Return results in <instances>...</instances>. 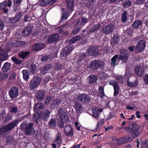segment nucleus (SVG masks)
Listing matches in <instances>:
<instances>
[{"mask_svg": "<svg viewBox=\"0 0 148 148\" xmlns=\"http://www.w3.org/2000/svg\"><path fill=\"white\" fill-rule=\"evenodd\" d=\"M42 81V79L38 75L34 77L30 81L29 87L31 90L34 89L40 85Z\"/></svg>", "mask_w": 148, "mask_h": 148, "instance_id": "nucleus-1", "label": "nucleus"}, {"mask_svg": "<svg viewBox=\"0 0 148 148\" xmlns=\"http://www.w3.org/2000/svg\"><path fill=\"white\" fill-rule=\"evenodd\" d=\"M104 65V62L99 60H95L91 62L90 67L93 70H96L97 69L102 67Z\"/></svg>", "mask_w": 148, "mask_h": 148, "instance_id": "nucleus-2", "label": "nucleus"}, {"mask_svg": "<svg viewBox=\"0 0 148 148\" xmlns=\"http://www.w3.org/2000/svg\"><path fill=\"white\" fill-rule=\"evenodd\" d=\"M128 53L127 51L124 49H121L118 58L119 60H122L123 62L126 63L129 58Z\"/></svg>", "mask_w": 148, "mask_h": 148, "instance_id": "nucleus-3", "label": "nucleus"}, {"mask_svg": "<svg viewBox=\"0 0 148 148\" xmlns=\"http://www.w3.org/2000/svg\"><path fill=\"white\" fill-rule=\"evenodd\" d=\"M145 46V42L143 40H140L135 47V51L140 52L144 50Z\"/></svg>", "mask_w": 148, "mask_h": 148, "instance_id": "nucleus-4", "label": "nucleus"}, {"mask_svg": "<svg viewBox=\"0 0 148 148\" xmlns=\"http://www.w3.org/2000/svg\"><path fill=\"white\" fill-rule=\"evenodd\" d=\"M25 134L27 135H30L35 134L34 130L32 123L27 124L25 128Z\"/></svg>", "mask_w": 148, "mask_h": 148, "instance_id": "nucleus-5", "label": "nucleus"}, {"mask_svg": "<svg viewBox=\"0 0 148 148\" xmlns=\"http://www.w3.org/2000/svg\"><path fill=\"white\" fill-rule=\"evenodd\" d=\"M114 29V26L112 24H109L103 27V32L106 34H109L112 33Z\"/></svg>", "mask_w": 148, "mask_h": 148, "instance_id": "nucleus-6", "label": "nucleus"}, {"mask_svg": "<svg viewBox=\"0 0 148 148\" xmlns=\"http://www.w3.org/2000/svg\"><path fill=\"white\" fill-rule=\"evenodd\" d=\"M87 52L90 56H96L99 55L98 48L97 47L93 46L88 49Z\"/></svg>", "mask_w": 148, "mask_h": 148, "instance_id": "nucleus-7", "label": "nucleus"}, {"mask_svg": "<svg viewBox=\"0 0 148 148\" xmlns=\"http://www.w3.org/2000/svg\"><path fill=\"white\" fill-rule=\"evenodd\" d=\"M58 112L62 121L64 120L66 121H68L69 118L67 113L64 110V108H60L58 110Z\"/></svg>", "mask_w": 148, "mask_h": 148, "instance_id": "nucleus-8", "label": "nucleus"}, {"mask_svg": "<svg viewBox=\"0 0 148 148\" xmlns=\"http://www.w3.org/2000/svg\"><path fill=\"white\" fill-rule=\"evenodd\" d=\"M78 99L82 102L85 103H88L90 101V97L85 94H82L79 95Z\"/></svg>", "mask_w": 148, "mask_h": 148, "instance_id": "nucleus-9", "label": "nucleus"}, {"mask_svg": "<svg viewBox=\"0 0 148 148\" xmlns=\"http://www.w3.org/2000/svg\"><path fill=\"white\" fill-rule=\"evenodd\" d=\"M61 133L60 132H58L56 134V137L55 138V139L54 141V143H52L51 145L52 146L53 148H56V143L58 144V148H59L60 147V143L61 141Z\"/></svg>", "mask_w": 148, "mask_h": 148, "instance_id": "nucleus-10", "label": "nucleus"}, {"mask_svg": "<svg viewBox=\"0 0 148 148\" xmlns=\"http://www.w3.org/2000/svg\"><path fill=\"white\" fill-rule=\"evenodd\" d=\"M18 93V87L15 86L11 88L10 90V97L12 98L17 97Z\"/></svg>", "mask_w": 148, "mask_h": 148, "instance_id": "nucleus-11", "label": "nucleus"}, {"mask_svg": "<svg viewBox=\"0 0 148 148\" xmlns=\"http://www.w3.org/2000/svg\"><path fill=\"white\" fill-rule=\"evenodd\" d=\"M59 36L56 33L50 35L49 37L47 42L49 44H52L56 42L59 38Z\"/></svg>", "mask_w": 148, "mask_h": 148, "instance_id": "nucleus-12", "label": "nucleus"}, {"mask_svg": "<svg viewBox=\"0 0 148 148\" xmlns=\"http://www.w3.org/2000/svg\"><path fill=\"white\" fill-rule=\"evenodd\" d=\"M109 84L113 86L114 89V95L116 96L118 95L119 92V87L117 82L115 81L111 80L109 82Z\"/></svg>", "mask_w": 148, "mask_h": 148, "instance_id": "nucleus-13", "label": "nucleus"}, {"mask_svg": "<svg viewBox=\"0 0 148 148\" xmlns=\"http://www.w3.org/2000/svg\"><path fill=\"white\" fill-rule=\"evenodd\" d=\"M73 50V47L71 46L66 47L64 48L62 51L61 55L62 57H65L70 53Z\"/></svg>", "mask_w": 148, "mask_h": 148, "instance_id": "nucleus-14", "label": "nucleus"}, {"mask_svg": "<svg viewBox=\"0 0 148 148\" xmlns=\"http://www.w3.org/2000/svg\"><path fill=\"white\" fill-rule=\"evenodd\" d=\"M74 108L77 114H80L82 112L83 107L82 104L78 102H76L74 103Z\"/></svg>", "mask_w": 148, "mask_h": 148, "instance_id": "nucleus-15", "label": "nucleus"}, {"mask_svg": "<svg viewBox=\"0 0 148 148\" xmlns=\"http://www.w3.org/2000/svg\"><path fill=\"white\" fill-rule=\"evenodd\" d=\"M64 131L65 135L69 136H71L73 135V131L70 125H66L65 126Z\"/></svg>", "mask_w": 148, "mask_h": 148, "instance_id": "nucleus-16", "label": "nucleus"}, {"mask_svg": "<svg viewBox=\"0 0 148 148\" xmlns=\"http://www.w3.org/2000/svg\"><path fill=\"white\" fill-rule=\"evenodd\" d=\"M135 71L136 74L139 76H142L144 74L143 69L141 66H136Z\"/></svg>", "mask_w": 148, "mask_h": 148, "instance_id": "nucleus-17", "label": "nucleus"}, {"mask_svg": "<svg viewBox=\"0 0 148 148\" xmlns=\"http://www.w3.org/2000/svg\"><path fill=\"white\" fill-rule=\"evenodd\" d=\"M45 46L44 43H36L33 46V49L34 51H38L42 49Z\"/></svg>", "mask_w": 148, "mask_h": 148, "instance_id": "nucleus-18", "label": "nucleus"}, {"mask_svg": "<svg viewBox=\"0 0 148 148\" xmlns=\"http://www.w3.org/2000/svg\"><path fill=\"white\" fill-rule=\"evenodd\" d=\"M32 30V27L30 26L26 27L22 32L23 35L25 36H27L30 34Z\"/></svg>", "mask_w": 148, "mask_h": 148, "instance_id": "nucleus-19", "label": "nucleus"}, {"mask_svg": "<svg viewBox=\"0 0 148 148\" xmlns=\"http://www.w3.org/2000/svg\"><path fill=\"white\" fill-rule=\"evenodd\" d=\"M97 79V77L95 75H91L88 77L87 79V82L90 84H92L96 82Z\"/></svg>", "mask_w": 148, "mask_h": 148, "instance_id": "nucleus-20", "label": "nucleus"}, {"mask_svg": "<svg viewBox=\"0 0 148 148\" xmlns=\"http://www.w3.org/2000/svg\"><path fill=\"white\" fill-rule=\"evenodd\" d=\"M26 42L20 41H14L11 43V44L15 47H21L25 45Z\"/></svg>", "mask_w": 148, "mask_h": 148, "instance_id": "nucleus-21", "label": "nucleus"}, {"mask_svg": "<svg viewBox=\"0 0 148 148\" xmlns=\"http://www.w3.org/2000/svg\"><path fill=\"white\" fill-rule=\"evenodd\" d=\"M93 115L95 118L98 117L99 115V112H102L103 110L101 108L99 109L97 108L93 107L92 109Z\"/></svg>", "mask_w": 148, "mask_h": 148, "instance_id": "nucleus-22", "label": "nucleus"}, {"mask_svg": "<svg viewBox=\"0 0 148 148\" xmlns=\"http://www.w3.org/2000/svg\"><path fill=\"white\" fill-rule=\"evenodd\" d=\"M45 93L44 91L39 90L36 94V97L40 101H41L43 99Z\"/></svg>", "mask_w": 148, "mask_h": 148, "instance_id": "nucleus-23", "label": "nucleus"}, {"mask_svg": "<svg viewBox=\"0 0 148 148\" xmlns=\"http://www.w3.org/2000/svg\"><path fill=\"white\" fill-rule=\"evenodd\" d=\"M29 51H22L19 53V56L21 59H24L29 54Z\"/></svg>", "mask_w": 148, "mask_h": 148, "instance_id": "nucleus-24", "label": "nucleus"}, {"mask_svg": "<svg viewBox=\"0 0 148 148\" xmlns=\"http://www.w3.org/2000/svg\"><path fill=\"white\" fill-rule=\"evenodd\" d=\"M50 112L48 110H46L43 113L42 116V119L45 121L47 120L49 118Z\"/></svg>", "mask_w": 148, "mask_h": 148, "instance_id": "nucleus-25", "label": "nucleus"}, {"mask_svg": "<svg viewBox=\"0 0 148 148\" xmlns=\"http://www.w3.org/2000/svg\"><path fill=\"white\" fill-rule=\"evenodd\" d=\"M132 136L134 137V138H136L141 134V130H132Z\"/></svg>", "mask_w": 148, "mask_h": 148, "instance_id": "nucleus-26", "label": "nucleus"}, {"mask_svg": "<svg viewBox=\"0 0 148 148\" xmlns=\"http://www.w3.org/2000/svg\"><path fill=\"white\" fill-rule=\"evenodd\" d=\"M89 27V32H92L98 29L99 28V26L98 24L95 25L90 24V25Z\"/></svg>", "mask_w": 148, "mask_h": 148, "instance_id": "nucleus-27", "label": "nucleus"}, {"mask_svg": "<svg viewBox=\"0 0 148 148\" xmlns=\"http://www.w3.org/2000/svg\"><path fill=\"white\" fill-rule=\"evenodd\" d=\"M23 78L26 81H27L29 78V72L28 70L24 69L22 71Z\"/></svg>", "mask_w": 148, "mask_h": 148, "instance_id": "nucleus-28", "label": "nucleus"}, {"mask_svg": "<svg viewBox=\"0 0 148 148\" xmlns=\"http://www.w3.org/2000/svg\"><path fill=\"white\" fill-rule=\"evenodd\" d=\"M67 2V8L69 10H73V0H66Z\"/></svg>", "mask_w": 148, "mask_h": 148, "instance_id": "nucleus-29", "label": "nucleus"}, {"mask_svg": "<svg viewBox=\"0 0 148 148\" xmlns=\"http://www.w3.org/2000/svg\"><path fill=\"white\" fill-rule=\"evenodd\" d=\"M42 117V114L41 113L39 114L38 113H36L33 116V120L35 121L36 123H38V120L40 119Z\"/></svg>", "mask_w": 148, "mask_h": 148, "instance_id": "nucleus-30", "label": "nucleus"}, {"mask_svg": "<svg viewBox=\"0 0 148 148\" xmlns=\"http://www.w3.org/2000/svg\"><path fill=\"white\" fill-rule=\"evenodd\" d=\"M44 107L43 104L41 103H38L36 104L34 106V110L37 112L38 109H42Z\"/></svg>", "mask_w": 148, "mask_h": 148, "instance_id": "nucleus-31", "label": "nucleus"}, {"mask_svg": "<svg viewBox=\"0 0 148 148\" xmlns=\"http://www.w3.org/2000/svg\"><path fill=\"white\" fill-rule=\"evenodd\" d=\"M119 55H116L114 56L111 59V65L112 66H114L116 64V60L119 59Z\"/></svg>", "mask_w": 148, "mask_h": 148, "instance_id": "nucleus-32", "label": "nucleus"}, {"mask_svg": "<svg viewBox=\"0 0 148 148\" xmlns=\"http://www.w3.org/2000/svg\"><path fill=\"white\" fill-rule=\"evenodd\" d=\"M79 21H78L75 25V27H77V28L73 31V33L74 34H77L80 30V27L79 26Z\"/></svg>", "mask_w": 148, "mask_h": 148, "instance_id": "nucleus-33", "label": "nucleus"}, {"mask_svg": "<svg viewBox=\"0 0 148 148\" xmlns=\"http://www.w3.org/2000/svg\"><path fill=\"white\" fill-rule=\"evenodd\" d=\"M141 24L142 22L141 21L139 20H136L132 24V26L134 28L136 29L138 28Z\"/></svg>", "mask_w": 148, "mask_h": 148, "instance_id": "nucleus-34", "label": "nucleus"}, {"mask_svg": "<svg viewBox=\"0 0 148 148\" xmlns=\"http://www.w3.org/2000/svg\"><path fill=\"white\" fill-rule=\"evenodd\" d=\"M62 18L64 19H66L69 16V14L66 12V10L64 8L62 9Z\"/></svg>", "mask_w": 148, "mask_h": 148, "instance_id": "nucleus-35", "label": "nucleus"}, {"mask_svg": "<svg viewBox=\"0 0 148 148\" xmlns=\"http://www.w3.org/2000/svg\"><path fill=\"white\" fill-rule=\"evenodd\" d=\"M9 130V125L8 124L4 126L3 127L0 128V134H1Z\"/></svg>", "mask_w": 148, "mask_h": 148, "instance_id": "nucleus-36", "label": "nucleus"}, {"mask_svg": "<svg viewBox=\"0 0 148 148\" xmlns=\"http://www.w3.org/2000/svg\"><path fill=\"white\" fill-rule=\"evenodd\" d=\"M8 58V55L7 53H3L0 55V61H3Z\"/></svg>", "mask_w": 148, "mask_h": 148, "instance_id": "nucleus-37", "label": "nucleus"}, {"mask_svg": "<svg viewBox=\"0 0 148 148\" xmlns=\"http://www.w3.org/2000/svg\"><path fill=\"white\" fill-rule=\"evenodd\" d=\"M36 66L35 64L32 63L30 66L29 69V72L31 73L34 74L36 70Z\"/></svg>", "mask_w": 148, "mask_h": 148, "instance_id": "nucleus-38", "label": "nucleus"}, {"mask_svg": "<svg viewBox=\"0 0 148 148\" xmlns=\"http://www.w3.org/2000/svg\"><path fill=\"white\" fill-rule=\"evenodd\" d=\"M80 39V36H76L71 39L69 41L70 44H73L75 43L77 41L79 40Z\"/></svg>", "mask_w": 148, "mask_h": 148, "instance_id": "nucleus-39", "label": "nucleus"}, {"mask_svg": "<svg viewBox=\"0 0 148 148\" xmlns=\"http://www.w3.org/2000/svg\"><path fill=\"white\" fill-rule=\"evenodd\" d=\"M99 95L101 98H103L105 95L104 92V88L102 86H100L99 87Z\"/></svg>", "mask_w": 148, "mask_h": 148, "instance_id": "nucleus-40", "label": "nucleus"}, {"mask_svg": "<svg viewBox=\"0 0 148 148\" xmlns=\"http://www.w3.org/2000/svg\"><path fill=\"white\" fill-rule=\"evenodd\" d=\"M56 121L55 119H52L50 120L49 123V126L50 127H53L56 125Z\"/></svg>", "mask_w": 148, "mask_h": 148, "instance_id": "nucleus-41", "label": "nucleus"}, {"mask_svg": "<svg viewBox=\"0 0 148 148\" xmlns=\"http://www.w3.org/2000/svg\"><path fill=\"white\" fill-rule=\"evenodd\" d=\"M61 101V100H58V99L54 100L52 102L51 104V106L53 108H55L58 107V104H59L60 101Z\"/></svg>", "mask_w": 148, "mask_h": 148, "instance_id": "nucleus-42", "label": "nucleus"}, {"mask_svg": "<svg viewBox=\"0 0 148 148\" xmlns=\"http://www.w3.org/2000/svg\"><path fill=\"white\" fill-rule=\"evenodd\" d=\"M18 122V120L16 119L10 123V130L16 126Z\"/></svg>", "mask_w": 148, "mask_h": 148, "instance_id": "nucleus-43", "label": "nucleus"}, {"mask_svg": "<svg viewBox=\"0 0 148 148\" xmlns=\"http://www.w3.org/2000/svg\"><path fill=\"white\" fill-rule=\"evenodd\" d=\"M78 21H79V23L80 22V25L82 26H84L88 22L87 18L85 17H82L81 19H79Z\"/></svg>", "mask_w": 148, "mask_h": 148, "instance_id": "nucleus-44", "label": "nucleus"}, {"mask_svg": "<svg viewBox=\"0 0 148 148\" xmlns=\"http://www.w3.org/2000/svg\"><path fill=\"white\" fill-rule=\"evenodd\" d=\"M2 69L4 72L8 71L9 69V63L8 62H5L3 67Z\"/></svg>", "mask_w": 148, "mask_h": 148, "instance_id": "nucleus-45", "label": "nucleus"}, {"mask_svg": "<svg viewBox=\"0 0 148 148\" xmlns=\"http://www.w3.org/2000/svg\"><path fill=\"white\" fill-rule=\"evenodd\" d=\"M127 12L126 11L123 12L122 15V21L123 22H125L127 20Z\"/></svg>", "mask_w": 148, "mask_h": 148, "instance_id": "nucleus-46", "label": "nucleus"}, {"mask_svg": "<svg viewBox=\"0 0 148 148\" xmlns=\"http://www.w3.org/2000/svg\"><path fill=\"white\" fill-rule=\"evenodd\" d=\"M9 7V4H7V2L6 1H4L3 3H0V10L4 9L7 6Z\"/></svg>", "mask_w": 148, "mask_h": 148, "instance_id": "nucleus-47", "label": "nucleus"}, {"mask_svg": "<svg viewBox=\"0 0 148 148\" xmlns=\"http://www.w3.org/2000/svg\"><path fill=\"white\" fill-rule=\"evenodd\" d=\"M111 145L115 146L118 144V139L116 138H114L112 140L111 142Z\"/></svg>", "mask_w": 148, "mask_h": 148, "instance_id": "nucleus-48", "label": "nucleus"}, {"mask_svg": "<svg viewBox=\"0 0 148 148\" xmlns=\"http://www.w3.org/2000/svg\"><path fill=\"white\" fill-rule=\"evenodd\" d=\"M49 4V0H41L40 3V5L44 6Z\"/></svg>", "mask_w": 148, "mask_h": 148, "instance_id": "nucleus-49", "label": "nucleus"}, {"mask_svg": "<svg viewBox=\"0 0 148 148\" xmlns=\"http://www.w3.org/2000/svg\"><path fill=\"white\" fill-rule=\"evenodd\" d=\"M132 2L130 1H125L123 3V5L125 8H128L132 4Z\"/></svg>", "mask_w": 148, "mask_h": 148, "instance_id": "nucleus-50", "label": "nucleus"}, {"mask_svg": "<svg viewBox=\"0 0 148 148\" xmlns=\"http://www.w3.org/2000/svg\"><path fill=\"white\" fill-rule=\"evenodd\" d=\"M87 54L86 53H83L80 54L78 58V60L81 61L83 60L86 57Z\"/></svg>", "mask_w": 148, "mask_h": 148, "instance_id": "nucleus-51", "label": "nucleus"}, {"mask_svg": "<svg viewBox=\"0 0 148 148\" xmlns=\"http://www.w3.org/2000/svg\"><path fill=\"white\" fill-rule=\"evenodd\" d=\"M50 56H49L45 55L41 57V60L42 62H45L50 59Z\"/></svg>", "mask_w": 148, "mask_h": 148, "instance_id": "nucleus-52", "label": "nucleus"}, {"mask_svg": "<svg viewBox=\"0 0 148 148\" xmlns=\"http://www.w3.org/2000/svg\"><path fill=\"white\" fill-rule=\"evenodd\" d=\"M11 60L15 63L17 64H20L22 62V61L18 60L17 58L14 57H12L11 58Z\"/></svg>", "mask_w": 148, "mask_h": 148, "instance_id": "nucleus-53", "label": "nucleus"}, {"mask_svg": "<svg viewBox=\"0 0 148 148\" xmlns=\"http://www.w3.org/2000/svg\"><path fill=\"white\" fill-rule=\"evenodd\" d=\"M8 76V75L3 72L0 74V79H3L7 78Z\"/></svg>", "mask_w": 148, "mask_h": 148, "instance_id": "nucleus-54", "label": "nucleus"}, {"mask_svg": "<svg viewBox=\"0 0 148 148\" xmlns=\"http://www.w3.org/2000/svg\"><path fill=\"white\" fill-rule=\"evenodd\" d=\"M125 139L126 143L131 141L134 139V137H133L132 136H127L125 138Z\"/></svg>", "mask_w": 148, "mask_h": 148, "instance_id": "nucleus-55", "label": "nucleus"}, {"mask_svg": "<svg viewBox=\"0 0 148 148\" xmlns=\"http://www.w3.org/2000/svg\"><path fill=\"white\" fill-rule=\"evenodd\" d=\"M104 122L103 119H101L100 121L98 123L97 127V129L96 130H95V131H97V130H99V128L103 124V123Z\"/></svg>", "mask_w": 148, "mask_h": 148, "instance_id": "nucleus-56", "label": "nucleus"}, {"mask_svg": "<svg viewBox=\"0 0 148 148\" xmlns=\"http://www.w3.org/2000/svg\"><path fill=\"white\" fill-rule=\"evenodd\" d=\"M119 39L117 35H115L114 36L112 42H114V44H116L117 42L119 41Z\"/></svg>", "mask_w": 148, "mask_h": 148, "instance_id": "nucleus-57", "label": "nucleus"}, {"mask_svg": "<svg viewBox=\"0 0 148 148\" xmlns=\"http://www.w3.org/2000/svg\"><path fill=\"white\" fill-rule=\"evenodd\" d=\"M125 143H126V142L125 138H122L118 139V145H121Z\"/></svg>", "mask_w": 148, "mask_h": 148, "instance_id": "nucleus-58", "label": "nucleus"}, {"mask_svg": "<svg viewBox=\"0 0 148 148\" xmlns=\"http://www.w3.org/2000/svg\"><path fill=\"white\" fill-rule=\"evenodd\" d=\"M52 99V97L50 96L47 97L45 98V103L46 104H48Z\"/></svg>", "mask_w": 148, "mask_h": 148, "instance_id": "nucleus-59", "label": "nucleus"}, {"mask_svg": "<svg viewBox=\"0 0 148 148\" xmlns=\"http://www.w3.org/2000/svg\"><path fill=\"white\" fill-rule=\"evenodd\" d=\"M18 20L19 19H17L16 17H15L14 18H11L10 19V21L11 23H15L18 21Z\"/></svg>", "mask_w": 148, "mask_h": 148, "instance_id": "nucleus-60", "label": "nucleus"}, {"mask_svg": "<svg viewBox=\"0 0 148 148\" xmlns=\"http://www.w3.org/2000/svg\"><path fill=\"white\" fill-rule=\"evenodd\" d=\"M143 79L145 84L148 85V74L145 75L143 77Z\"/></svg>", "mask_w": 148, "mask_h": 148, "instance_id": "nucleus-61", "label": "nucleus"}, {"mask_svg": "<svg viewBox=\"0 0 148 148\" xmlns=\"http://www.w3.org/2000/svg\"><path fill=\"white\" fill-rule=\"evenodd\" d=\"M31 19V17L29 16L26 15L24 17V21L25 22L30 21Z\"/></svg>", "mask_w": 148, "mask_h": 148, "instance_id": "nucleus-62", "label": "nucleus"}, {"mask_svg": "<svg viewBox=\"0 0 148 148\" xmlns=\"http://www.w3.org/2000/svg\"><path fill=\"white\" fill-rule=\"evenodd\" d=\"M40 72V73L42 75L45 74L47 73L48 72L44 67L41 69Z\"/></svg>", "mask_w": 148, "mask_h": 148, "instance_id": "nucleus-63", "label": "nucleus"}, {"mask_svg": "<svg viewBox=\"0 0 148 148\" xmlns=\"http://www.w3.org/2000/svg\"><path fill=\"white\" fill-rule=\"evenodd\" d=\"M52 66L51 65L48 64L47 65L44 67L48 72L52 68Z\"/></svg>", "mask_w": 148, "mask_h": 148, "instance_id": "nucleus-64", "label": "nucleus"}]
</instances>
